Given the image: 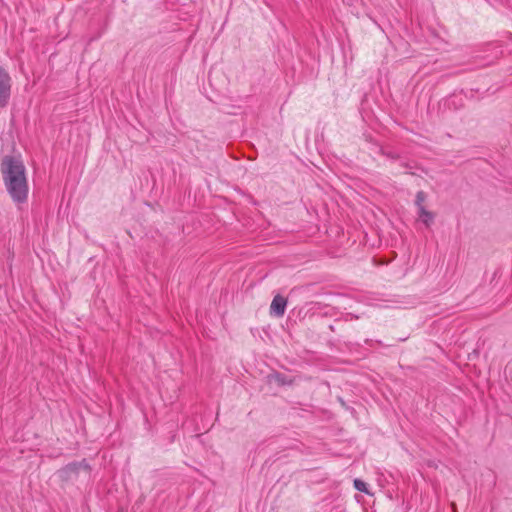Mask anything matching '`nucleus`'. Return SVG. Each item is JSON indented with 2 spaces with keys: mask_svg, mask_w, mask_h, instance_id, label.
<instances>
[{
  "mask_svg": "<svg viewBox=\"0 0 512 512\" xmlns=\"http://www.w3.org/2000/svg\"><path fill=\"white\" fill-rule=\"evenodd\" d=\"M1 172L12 200L17 204L26 202L29 188L23 162L15 157L5 156L1 163Z\"/></svg>",
  "mask_w": 512,
  "mask_h": 512,
  "instance_id": "1",
  "label": "nucleus"
},
{
  "mask_svg": "<svg viewBox=\"0 0 512 512\" xmlns=\"http://www.w3.org/2000/svg\"><path fill=\"white\" fill-rule=\"evenodd\" d=\"M11 92V78L9 74L0 66V107L8 104Z\"/></svg>",
  "mask_w": 512,
  "mask_h": 512,
  "instance_id": "2",
  "label": "nucleus"
},
{
  "mask_svg": "<svg viewBox=\"0 0 512 512\" xmlns=\"http://www.w3.org/2000/svg\"><path fill=\"white\" fill-rule=\"evenodd\" d=\"M287 306V299L277 294L274 296L271 305H270V314L276 317H282L285 314Z\"/></svg>",
  "mask_w": 512,
  "mask_h": 512,
  "instance_id": "3",
  "label": "nucleus"
},
{
  "mask_svg": "<svg viewBox=\"0 0 512 512\" xmlns=\"http://www.w3.org/2000/svg\"><path fill=\"white\" fill-rule=\"evenodd\" d=\"M419 218L423 223L426 224V226H429L430 223L433 221L434 216L431 212L427 211L424 207H420Z\"/></svg>",
  "mask_w": 512,
  "mask_h": 512,
  "instance_id": "4",
  "label": "nucleus"
},
{
  "mask_svg": "<svg viewBox=\"0 0 512 512\" xmlns=\"http://www.w3.org/2000/svg\"><path fill=\"white\" fill-rule=\"evenodd\" d=\"M354 487L358 491H361V492L369 494V491L367 489V484L364 481L360 480V479H355L354 480Z\"/></svg>",
  "mask_w": 512,
  "mask_h": 512,
  "instance_id": "5",
  "label": "nucleus"
},
{
  "mask_svg": "<svg viewBox=\"0 0 512 512\" xmlns=\"http://www.w3.org/2000/svg\"><path fill=\"white\" fill-rule=\"evenodd\" d=\"M425 198H426V196H425L424 192L420 191V192L417 193V195H416V204H417L419 209H420V207H424L422 204L425 201Z\"/></svg>",
  "mask_w": 512,
  "mask_h": 512,
  "instance_id": "6",
  "label": "nucleus"
}]
</instances>
